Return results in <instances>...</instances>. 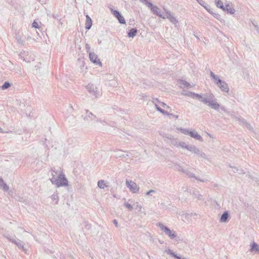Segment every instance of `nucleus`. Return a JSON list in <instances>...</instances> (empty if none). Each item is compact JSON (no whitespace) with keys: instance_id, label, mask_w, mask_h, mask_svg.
I'll return each mask as SVG.
<instances>
[{"instance_id":"f257e3e1","label":"nucleus","mask_w":259,"mask_h":259,"mask_svg":"<svg viewBox=\"0 0 259 259\" xmlns=\"http://www.w3.org/2000/svg\"><path fill=\"white\" fill-rule=\"evenodd\" d=\"M52 178L50 180L52 183L56 185L57 187L67 186L68 180L66 178L65 175L61 171H56L55 170L52 169Z\"/></svg>"},{"instance_id":"f03ea898","label":"nucleus","mask_w":259,"mask_h":259,"mask_svg":"<svg viewBox=\"0 0 259 259\" xmlns=\"http://www.w3.org/2000/svg\"><path fill=\"white\" fill-rule=\"evenodd\" d=\"M174 110H172L169 106L163 102V118L177 120L178 115L174 114Z\"/></svg>"},{"instance_id":"7ed1b4c3","label":"nucleus","mask_w":259,"mask_h":259,"mask_svg":"<svg viewBox=\"0 0 259 259\" xmlns=\"http://www.w3.org/2000/svg\"><path fill=\"white\" fill-rule=\"evenodd\" d=\"M140 2L145 4L148 8H150L151 11L154 14L162 17V14L160 10L157 6H154L151 3L149 2L147 0H139Z\"/></svg>"},{"instance_id":"20e7f679","label":"nucleus","mask_w":259,"mask_h":259,"mask_svg":"<svg viewBox=\"0 0 259 259\" xmlns=\"http://www.w3.org/2000/svg\"><path fill=\"white\" fill-rule=\"evenodd\" d=\"M165 11V15L163 16V19H167L173 24L177 25L178 21L175 16V15L170 11H168L163 8Z\"/></svg>"},{"instance_id":"39448f33","label":"nucleus","mask_w":259,"mask_h":259,"mask_svg":"<svg viewBox=\"0 0 259 259\" xmlns=\"http://www.w3.org/2000/svg\"><path fill=\"white\" fill-rule=\"evenodd\" d=\"M125 185L130 191L133 193H137L139 192V187L134 181L126 180L125 181Z\"/></svg>"},{"instance_id":"423d86ee","label":"nucleus","mask_w":259,"mask_h":259,"mask_svg":"<svg viewBox=\"0 0 259 259\" xmlns=\"http://www.w3.org/2000/svg\"><path fill=\"white\" fill-rule=\"evenodd\" d=\"M163 233L170 239H174L177 237V233L175 231L164 225H163Z\"/></svg>"},{"instance_id":"0eeeda50","label":"nucleus","mask_w":259,"mask_h":259,"mask_svg":"<svg viewBox=\"0 0 259 259\" xmlns=\"http://www.w3.org/2000/svg\"><path fill=\"white\" fill-rule=\"evenodd\" d=\"M193 215L197 216V214L196 213H187L182 212V213H179L178 217L184 222L188 223L192 221V217Z\"/></svg>"},{"instance_id":"6e6552de","label":"nucleus","mask_w":259,"mask_h":259,"mask_svg":"<svg viewBox=\"0 0 259 259\" xmlns=\"http://www.w3.org/2000/svg\"><path fill=\"white\" fill-rule=\"evenodd\" d=\"M174 167L176 170L186 174L188 176L189 178L198 179L194 174L190 172L188 169H185L183 168L182 166L180 164H176L174 165Z\"/></svg>"},{"instance_id":"1a4fd4ad","label":"nucleus","mask_w":259,"mask_h":259,"mask_svg":"<svg viewBox=\"0 0 259 259\" xmlns=\"http://www.w3.org/2000/svg\"><path fill=\"white\" fill-rule=\"evenodd\" d=\"M83 119L85 121H89L90 120H95L96 122H101L100 119H98L96 116L89 110H85L84 114L82 115Z\"/></svg>"},{"instance_id":"9d476101","label":"nucleus","mask_w":259,"mask_h":259,"mask_svg":"<svg viewBox=\"0 0 259 259\" xmlns=\"http://www.w3.org/2000/svg\"><path fill=\"white\" fill-rule=\"evenodd\" d=\"M86 89L89 93L94 96L95 97H97L100 95L99 89L93 84H89L86 87Z\"/></svg>"},{"instance_id":"9b49d317","label":"nucleus","mask_w":259,"mask_h":259,"mask_svg":"<svg viewBox=\"0 0 259 259\" xmlns=\"http://www.w3.org/2000/svg\"><path fill=\"white\" fill-rule=\"evenodd\" d=\"M214 96L211 93H206L203 94L200 100L203 103L209 105L210 103L214 99Z\"/></svg>"},{"instance_id":"f8f14e48","label":"nucleus","mask_w":259,"mask_h":259,"mask_svg":"<svg viewBox=\"0 0 259 259\" xmlns=\"http://www.w3.org/2000/svg\"><path fill=\"white\" fill-rule=\"evenodd\" d=\"M110 10L112 13V14L118 19L119 22L121 24H125V21L123 17L121 14L117 10H113L112 8Z\"/></svg>"},{"instance_id":"ddd939ff","label":"nucleus","mask_w":259,"mask_h":259,"mask_svg":"<svg viewBox=\"0 0 259 259\" xmlns=\"http://www.w3.org/2000/svg\"><path fill=\"white\" fill-rule=\"evenodd\" d=\"M89 58L93 63L96 65H99L100 66H102V63L100 60L98 59L97 55L94 53H90Z\"/></svg>"},{"instance_id":"4468645a","label":"nucleus","mask_w":259,"mask_h":259,"mask_svg":"<svg viewBox=\"0 0 259 259\" xmlns=\"http://www.w3.org/2000/svg\"><path fill=\"white\" fill-rule=\"evenodd\" d=\"M188 192H189L190 193H192L194 196L196 198H197L199 200H202L203 199V196L200 194H199V192L197 191L195 189L192 188H189L187 189Z\"/></svg>"},{"instance_id":"2eb2a0df","label":"nucleus","mask_w":259,"mask_h":259,"mask_svg":"<svg viewBox=\"0 0 259 259\" xmlns=\"http://www.w3.org/2000/svg\"><path fill=\"white\" fill-rule=\"evenodd\" d=\"M218 86L221 89L222 91L224 92L225 93H228L229 92V87L227 83L222 80L220 83L218 84Z\"/></svg>"},{"instance_id":"dca6fc26","label":"nucleus","mask_w":259,"mask_h":259,"mask_svg":"<svg viewBox=\"0 0 259 259\" xmlns=\"http://www.w3.org/2000/svg\"><path fill=\"white\" fill-rule=\"evenodd\" d=\"M189 136L197 140H198L200 141H203V139L201 137V136L200 135H199V134H198L197 132L195 130L190 131L189 133Z\"/></svg>"},{"instance_id":"f3484780","label":"nucleus","mask_w":259,"mask_h":259,"mask_svg":"<svg viewBox=\"0 0 259 259\" xmlns=\"http://www.w3.org/2000/svg\"><path fill=\"white\" fill-rule=\"evenodd\" d=\"M208 106L217 111H219L220 107V104L217 102V99L215 98L210 103Z\"/></svg>"},{"instance_id":"a211bd4d","label":"nucleus","mask_w":259,"mask_h":259,"mask_svg":"<svg viewBox=\"0 0 259 259\" xmlns=\"http://www.w3.org/2000/svg\"><path fill=\"white\" fill-rule=\"evenodd\" d=\"M250 250L251 252L259 253V245L253 242L250 245Z\"/></svg>"},{"instance_id":"6ab92c4d","label":"nucleus","mask_w":259,"mask_h":259,"mask_svg":"<svg viewBox=\"0 0 259 259\" xmlns=\"http://www.w3.org/2000/svg\"><path fill=\"white\" fill-rule=\"evenodd\" d=\"M223 10L226 11L227 13L231 14H234L235 12V9L232 8L231 6L229 4H227L224 6V9H223Z\"/></svg>"},{"instance_id":"aec40b11","label":"nucleus","mask_w":259,"mask_h":259,"mask_svg":"<svg viewBox=\"0 0 259 259\" xmlns=\"http://www.w3.org/2000/svg\"><path fill=\"white\" fill-rule=\"evenodd\" d=\"M14 243L15 244L19 249H22L25 252H26V249L24 247L23 243L20 240L17 238Z\"/></svg>"},{"instance_id":"412c9836","label":"nucleus","mask_w":259,"mask_h":259,"mask_svg":"<svg viewBox=\"0 0 259 259\" xmlns=\"http://www.w3.org/2000/svg\"><path fill=\"white\" fill-rule=\"evenodd\" d=\"M92 25V21L89 15L86 16V22L85 28L87 30H89Z\"/></svg>"},{"instance_id":"4be33fe9","label":"nucleus","mask_w":259,"mask_h":259,"mask_svg":"<svg viewBox=\"0 0 259 259\" xmlns=\"http://www.w3.org/2000/svg\"><path fill=\"white\" fill-rule=\"evenodd\" d=\"M187 150H188L189 151H190L197 155H198L200 154V150L198 148H196V147H195L194 146H193V145L189 146Z\"/></svg>"},{"instance_id":"5701e85b","label":"nucleus","mask_w":259,"mask_h":259,"mask_svg":"<svg viewBox=\"0 0 259 259\" xmlns=\"http://www.w3.org/2000/svg\"><path fill=\"white\" fill-rule=\"evenodd\" d=\"M210 76L214 80L215 83L218 85L222 81L218 75H215L212 72H210Z\"/></svg>"},{"instance_id":"b1692460","label":"nucleus","mask_w":259,"mask_h":259,"mask_svg":"<svg viewBox=\"0 0 259 259\" xmlns=\"http://www.w3.org/2000/svg\"><path fill=\"white\" fill-rule=\"evenodd\" d=\"M98 186L100 189H104L105 188L108 187V185L104 180H102L98 182Z\"/></svg>"},{"instance_id":"393cba45","label":"nucleus","mask_w":259,"mask_h":259,"mask_svg":"<svg viewBox=\"0 0 259 259\" xmlns=\"http://www.w3.org/2000/svg\"><path fill=\"white\" fill-rule=\"evenodd\" d=\"M229 217V213L226 211H225L221 215L220 218V222L222 223H225L227 222L228 218Z\"/></svg>"},{"instance_id":"a878e982","label":"nucleus","mask_w":259,"mask_h":259,"mask_svg":"<svg viewBox=\"0 0 259 259\" xmlns=\"http://www.w3.org/2000/svg\"><path fill=\"white\" fill-rule=\"evenodd\" d=\"M179 83L180 84L181 88H183V87H186L187 88H189L190 87V84H189V83H188V82H187L186 81H185L184 80H182V79L180 80L179 81Z\"/></svg>"},{"instance_id":"bb28decb","label":"nucleus","mask_w":259,"mask_h":259,"mask_svg":"<svg viewBox=\"0 0 259 259\" xmlns=\"http://www.w3.org/2000/svg\"><path fill=\"white\" fill-rule=\"evenodd\" d=\"M137 33V30L136 28L131 29L128 33V36L129 37H134L136 36Z\"/></svg>"},{"instance_id":"cd10ccee","label":"nucleus","mask_w":259,"mask_h":259,"mask_svg":"<svg viewBox=\"0 0 259 259\" xmlns=\"http://www.w3.org/2000/svg\"><path fill=\"white\" fill-rule=\"evenodd\" d=\"M167 254H169L177 259H182L180 256L177 255L175 252H174L171 249H168L165 251Z\"/></svg>"},{"instance_id":"c85d7f7f","label":"nucleus","mask_w":259,"mask_h":259,"mask_svg":"<svg viewBox=\"0 0 259 259\" xmlns=\"http://www.w3.org/2000/svg\"><path fill=\"white\" fill-rule=\"evenodd\" d=\"M197 1L198 2V3L200 5H201L202 6H203L205 9H206L207 10V11L211 13V12H210V10L208 9H207V6H208L207 4L205 3V2L204 1H203V0H197Z\"/></svg>"},{"instance_id":"c756f323","label":"nucleus","mask_w":259,"mask_h":259,"mask_svg":"<svg viewBox=\"0 0 259 259\" xmlns=\"http://www.w3.org/2000/svg\"><path fill=\"white\" fill-rule=\"evenodd\" d=\"M5 237L9 241L12 242V243H14L15 240L17 239L15 236H11L9 235H6Z\"/></svg>"},{"instance_id":"7c9ffc66","label":"nucleus","mask_w":259,"mask_h":259,"mask_svg":"<svg viewBox=\"0 0 259 259\" xmlns=\"http://www.w3.org/2000/svg\"><path fill=\"white\" fill-rule=\"evenodd\" d=\"M51 198L53 200H56V204H57L59 201V196L57 192L54 193L52 196Z\"/></svg>"},{"instance_id":"2f4dec72","label":"nucleus","mask_w":259,"mask_h":259,"mask_svg":"<svg viewBox=\"0 0 259 259\" xmlns=\"http://www.w3.org/2000/svg\"><path fill=\"white\" fill-rule=\"evenodd\" d=\"M41 24V22H37L36 20H34L32 24V27H34L35 28H40V25Z\"/></svg>"},{"instance_id":"473e14b6","label":"nucleus","mask_w":259,"mask_h":259,"mask_svg":"<svg viewBox=\"0 0 259 259\" xmlns=\"http://www.w3.org/2000/svg\"><path fill=\"white\" fill-rule=\"evenodd\" d=\"M121 152V151L119 150L116 152V156L118 157H122L123 156L125 158V160H127V159L126 158V157H128L129 155L128 154H126L125 155L124 154H121L120 153Z\"/></svg>"},{"instance_id":"72a5a7b5","label":"nucleus","mask_w":259,"mask_h":259,"mask_svg":"<svg viewBox=\"0 0 259 259\" xmlns=\"http://www.w3.org/2000/svg\"><path fill=\"white\" fill-rule=\"evenodd\" d=\"M230 166V167L233 168V171L234 172H239V174H245V172L242 169H239L238 168H237V167H236L235 166H234V167H232V166Z\"/></svg>"},{"instance_id":"f704fd0d","label":"nucleus","mask_w":259,"mask_h":259,"mask_svg":"<svg viewBox=\"0 0 259 259\" xmlns=\"http://www.w3.org/2000/svg\"><path fill=\"white\" fill-rule=\"evenodd\" d=\"M215 3L217 7L221 8L222 10L223 9H224V6L223 5V2L219 0L217 2H216Z\"/></svg>"},{"instance_id":"c9c22d12","label":"nucleus","mask_w":259,"mask_h":259,"mask_svg":"<svg viewBox=\"0 0 259 259\" xmlns=\"http://www.w3.org/2000/svg\"><path fill=\"white\" fill-rule=\"evenodd\" d=\"M178 145H179V147H181L182 148H185L186 149H188V147L189 146L183 142H180V143H178Z\"/></svg>"},{"instance_id":"e433bc0d","label":"nucleus","mask_w":259,"mask_h":259,"mask_svg":"<svg viewBox=\"0 0 259 259\" xmlns=\"http://www.w3.org/2000/svg\"><path fill=\"white\" fill-rule=\"evenodd\" d=\"M10 87V83L9 82L6 81L3 85L1 87L2 90H6Z\"/></svg>"},{"instance_id":"4c0bfd02","label":"nucleus","mask_w":259,"mask_h":259,"mask_svg":"<svg viewBox=\"0 0 259 259\" xmlns=\"http://www.w3.org/2000/svg\"><path fill=\"white\" fill-rule=\"evenodd\" d=\"M0 188H2L5 191H7L9 190V186L6 183H4L0 186Z\"/></svg>"},{"instance_id":"58836bf2","label":"nucleus","mask_w":259,"mask_h":259,"mask_svg":"<svg viewBox=\"0 0 259 259\" xmlns=\"http://www.w3.org/2000/svg\"><path fill=\"white\" fill-rule=\"evenodd\" d=\"M180 131L182 133H183L185 135H189V133L190 131H189V130L188 129H186V128H180Z\"/></svg>"},{"instance_id":"ea45409f","label":"nucleus","mask_w":259,"mask_h":259,"mask_svg":"<svg viewBox=\"0 0 259 259\" xmlns=\"http://www.w3.org/2000/svg\"><path fill=\"white\" fill-rule=\"evenodd\" d=\"M203 95L202 94H198L194 93V94L193 95V98H197L198 100H199L200 101L202 98V96Z\"/></svg>"},{"instance_id":"a19ab883","label":"nucleus","mask_w":259,"mask_h":259,"mask_svg":"<svg viewBox=\"0 0 259 259\" xmlns=\"http://www.w3.org/2000/svg\"><path fill=\"white\" fill-rule=\"evenodd\" d=\"M155 107L156 108L157 110L159 111L160 112H162V108L160 107V106L158 104H156V102H154V104Z\"/></svg>"},{"instance_id":"79ce46f5","label":"nucleus","mask_w":259,"mask_h":259,"mask_svg":"<svg viewBox=\"0 0 259 259\" xmlns=\"http://www.w3.org/2000/svg\"><path fill=\"white\" fill-rule=\"evenodd\" d=\"M124 206L128 208L130 210H132L133 208L132 205H131L130 204L128 203H125L124 204Z\"/></svg>"},{"instance_id":"37998d69","label":"nucleus","mask_w":259,"mask_h":259,"mask_svg":"<svg viewBox=\"0 0 259 259\" xmlns=\"http://www.w3.org/2000/svg\"><path fill=\"white\" fill-rule=\"evenodd\" d=\"M194 94V93L189 92H187V93H186V94H185L184 95H185V96H187L188 97H190L191 98H193V95Z\"/></svg>"},{"instance_id":"c03bdc74","label":"nucleus","mask_w":259,"mask_h":259,"mask_svg":"<svg viewBox=\"0 0 259 259\" xmlns=\"http://www.w3.org/2000/svg\"><path fill=\"white\" fill-rule=\"evenodd\" d=\"M180 142L178 141L176 139H172V143L173 145L177 147H179V145H178V143H180Z\"/></svg>"},{"instance_id":"a18cd8bd","label":"nucleus","mask_w":259,"mask_h":259,"mask_svg":"<svg viewBox=\"0 0 259 259\" xmlns=\"http://www.w3.org/2000/svg\"><path fill=\"white\" fill-rule=\"evenodd\" d=\"M17 40L18 42L21 45H24V41L21 39V37H16Z\"/></svg>"},{"instance_id":"49530a36","label":"nucleus","mask_w":259,"mask_h":259,"mask_svg":"<svg viewBox=\"0 0 259 259\" xmlns=\"http://www.w3.org/2000/svg\"><path fill=\"white\" fill-rule=\"evenodd\" d=\"M155 193V191L154 190H150V191H149L148 192H147L146 193V195H152V194H154Z\"/></svg>"},{"instance_id":"de8ad7c7","label":"nucleus","mask_w":259,"mask_h":259,"mask_svg":"<svg viewBox=\"0 0 259 259\" xmlns=\"http://www.w3.org/2000/svg\"><path fill=\"white\" fill-rule=\"evenodd\" d=\"M85 49H86L87 53H89V54H90V53H91L90 52L91 48L90 47V45L88 44H85Z\"/></svg>"},{"instance_id":"09e8293b","label":"nucleus","mask_w":259,"mask_h":259,"mask_svg":"<svg viewBox=\"0 0 259 259\" xmlns=\"http://www.w3.org/2000/svg\"><path fill=\"white\" fill-rule=\"evenodd\" d=\"M200 155V156L204 159H206V154L204 153H203V152H201L200 151V154H199Z\"/></svg>"},{"instance_id":"8fccbe9b","label":"nucleus","mask_w":259,"mask_h":259,"mask_svg":"<svg viewBox=\"0 0 259 259\" xmlns=\"http://www.w3.org/2000/svg\"><path fill=\"white\" fill-rule=\"evenodd\" d=\"M220 109L221 110H222V111H224V112H226V113H229V112L227 110V109H226V108H225V107H224V106H220Z\"/></svg>"},{"instance_id":"3c124183","label":"nucleus","mask_w":259,"mask_h":259,"mask_svg":"<svg viewBox=\"0 0 259 259\" xmlns=\"http://www.w3.org/2000/svg\"><path fill=\"white\" fill-rule=\"evenodd\" d=\"M212 14L214 17L218 19H219V17H220V15L217 13H212Z\"/></svg>"},{"instance_id":"603ef678","label":"nucleus","mask_w":259,"mask_h":259,"mask_svg":"<svg viewBox=\"0 0 259 259\" xmlns=\"http://www.w3.org/2000/svg\"><path fill=\"white\" fill-rule=\"evenodd\" d=\"M154 102H156V104H160L161 102L157 99H154V100L152 101V104H154Z\"/></svg>"},{"instance_id":"864d4df0","label":"nucleus","mask_w":259,"mask_h":259,"mask_svg":"<svg viewBox=\"0 0 259 259\" xmlns=\"http://www.w3.org/2000/svg\"><path fill=\"white\" fill-rule=\"evenodd\" d=\"M113 223L116 227L118 226V223L116 220H114Z\"/></svg>"},{"instance_id":"5fc2aeb1","label":"nucleus","mask_w":259,"mask_h":259,"mask_svg":"<svg viewBox=\"0 0 259 259\" xmlns=\"http://www.w3.org/2000/svg\"><path fill=\"white\" fill-rule=\"evenodd\" d=\"M245 126L247 128H249V129H251V126L249 124L246 123V122H245Z\"/></svg>"},{"instance_id":"6e6d98bb","label":"nucleus","mask_w":259,"mask_h":259,"mask_svg":"<svg viewBox=\"0 0 259 259\" xmlns=\"http://www.w3.org/2000/svg\"><path fill=\"white\" fill-rule=\"evenodd\" d=\"M246 176L248 177V179H252V177L250 174H248L246 175Z\"/></svg>"},{"instance_id":"4d7b16f0","label":"nucleus","mask_w":259,"mask_h":259,"mask_svg":"<svg viewBox=\"0 0 259 259\" xmlns=\"http://www.w3.org/2000/svg\"><path fill=\"white\" fill-rule=\"evenodd\" d=\"M198 179V180L200 181V182H204L205 181L204 180H202V179H198L197 177H196Z\"/></svg>"},{"instance_id":"13d9d810","label":"nucleus","mask_w":259,"mask_h":259,"mask_svg":"<svg viewBox=\"0 0 259 259\" xmlns=\"http://www.w3.org/2000/svg\"><path fill=\"white\" fill-rule=\"evenodd\" d=\"M255 29L259 33V28L258 26H257V27H255Z\"/></svg>"},{"instance_id":"bf43d9fd","label":"nucleus","mask_w":259,"mask_h":259,"mask_svg":"<svg viewBox=\"0 0 259 259\" xmlns=\"http://www.w3.org/2000/svg\"><path fill=\"white\" fill-rule=\"evenodd\" d=\"M253 25L254 26V27H257V25L254 22H252Z\"/></svg>"},{"instance_id":"052dcab7","label":"nucleus","mask_w":259,"mask_h":259,"mask_svg":"<svg viewBox=\"0 0 259 259\" xmlns=\"http://www.w3.org/2000/svg\"><path fill=\"white\" fill-rule=\"evenodd\" d=\"M137 207H138V208H139L140 209L142 208V206L141 205H138Z\"/></svg>"},{"instance_id":"680f3d73","label":"nucleus","mask_w":259,"mask_h":259,"mask_svg":"<svg viewBox=\"0 0 259 259\" xmlns=\"http://www.w3.org/2000/svg\"><path fill=\"white\" fill-rule=\"evenodd\" d=\"M159 227L161 228V229H162V224H161L160 223L159 224Z\"/></svg>"},{"instance_id":"e2e57ef3","label":"nucleus","mask_w":259,"mask_h":259,"mask_svg":"<svg viewBox=\"0 0 259 259\" xmlns=\"http://www.w3.org/2000/svg\"><path fill=\"white\" fill-rule=\"evenodd\" d=\"M69 108H70V109L71 110H73V108H72V106H69Z\"/></svg>"},{"instance_id":"0e129e2a","label":"nucleus","mask_w":259,"mask_h":259,"mask_svg":"<svg viewBox=\"0 0 259 259\" xmlns=\"http://www.w3.org/2000/svg\"><path fill=\"white\" fill-rule=\"evenodd\" d=\"M182 259H187V258L184 257V258H182Z\"/></svg>"}]
</instances>
